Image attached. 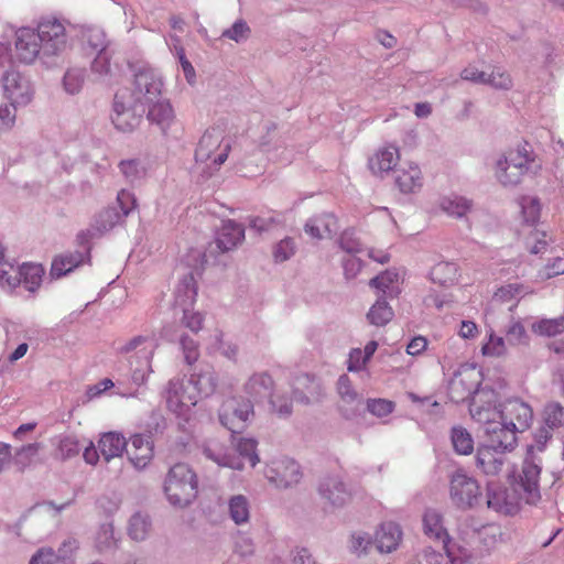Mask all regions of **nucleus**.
Listing matches in <instances>:
<instances>
[{"label":"nucleus","instance_id":"3c124183","mask_svg":"<svg viewBox=\"0 0 564 564\" xmlns=\"http://www.w3.org/2000/svg\"><path fill=\"white\" fill-rule=\"evenodd\" d=\"M564 417V409L558 403H551L545 406L544 421L545 427L552 431L562 424Z\"/></svg>","mask_w":564,"mask_h":564},{"label":"nucleus","instance_id":"dca6fc26","mask_svg":"<svg viewBox=\"0 0 564 564\" xmlns=\"http://www.w3.org/2000/svg\"><path fill=\"white\" fill-rule=\"evenodd\" d=\"M134 86L132 99L142 107L160 99L163 84L152 72L140 70L134 76Z\"/></svg>","mask_w":564,"mask_h":564},{"label":"nucleus","instance_id":"13d9d810","mask_svg":"<svg viewBox=\"0 0 564 564\" xmlns=\"http://www.w3.org/2000/svg\"><path fill=\"white\" fill-rule=\"evenodd\" d=\"M250 29L243 20L236 21L231 28L223 32V36L235 42H240L249 36Z\"/></svg>","mask_w":564,"mask_h":564},{"label":"nucleus","instance_id":"473e14b6","mask_svg":"<svg viewBox=\"0 0 564 564\" xmlns=\"http://www.w3.org/2000/svg\"><path fill=\"white\" fill-rule=\"evenodd\" d=\"M373 546V534L358 530L349 535L348 549L350 553L358 557L367 556Z\"/></svg>","mask_w":564,"mask_h":564},{"label":"nucleus","instance_id":"f3484780","mask_svg":"<svg viewBox=\"0 0 564 564\" xmlns=\"http://www.w3.org/2000/svg\"><path fill=\"white\" fill-rule=\"evenodd\" d=\"M403 540L400 524L393 521L380 523L373 533L375 549L380 554H390L397 551Z\"/></svg>","mask_w":564,"mask_h":564},{"label":"nucleus","instance_id":"4c0bfd02","mask_svg":"<svg viewBox=\"0 0 564 564\" xmlns=\"http://www.w3.org/2000/svg\"><path fill=\"white\" fill-rule=\"evenodd\" d=\"M531 330L539 336L553 337L564 333V316L542 318L531 325Z\"/></svg>","mask_w":564,"mask_h":564},{"label":"nucleus","instance_id":"6e6552de","mask_svg":"<svg viewBox=\"0 0 564 564\" xmlns=\"http://www.w3.org/2000/svg\"><path fill=\"white\" fill-rule=\"evenodd\" d=\"M524 503V498L513 486H502L497 482H488L486 490V505L489 509L505 514L514 516Z\"/></svg>","mask_w":564,"mask_h":564},{"label":"nucleus","instance_id":"338daca9","mask_svg":"<svg viewBox=\"0 0 564 564\" xmlns=\"http://www.w3.org/2000/svg\"><path fill=\"white\" fill-rule=\"evenodd\" d=\"M280 219H276L274 216L268 214L263 216L253 217L250 220V226L254 228L257 231L262 232L274 228L275 226L280 225Z\"/></svg>","mask_w":564,"mask_h":564},{"label":"nucleus","instance_id":"393cba45","mask_svg":"<svg viewBox=\"0 0 564 564\" xmlns=\"http://www.w3.org/2000/svg\"><path fill=\"white\" fill-rule=\"evenodd\" d=\"M148 119L165 133L175 121V112L170 101L158 99L149 105Z\"/></svg>","mask_w":564,"mask_h":564},{"label":"nucleus","instance_id":"6ab92c4d","mask_svg":"<svg viewBox=\"0 0 564 564\" xmlns=\"http://www.w3.org/2000/svg\"><path fill=\"white\" fill-rule=\"evenodd\" d=\"M473 540H463L458 534V540L448 538L443 542V549L451 564H471L478 560L481 554L473 549Z\"/></svg>","mask_w":564,"mask_h":564},{"label":"nucleus","instance_id":"4d7b16f0","mask_svg":"<svg viewBox=\"0 0 564 564\" xmlns=\"http://www.w3.org/2000/svg\"><path fill=\"white\" fill-rule=\"evenodd\" d=\"M295 252L294 241L291 238L282 239L273 249L275 262H283L290 259Z\"/></svg>","mask_w":564,"mask_h":564},{"label":"nucleus","instance_id":"e2e57ef3","mask_svg":"<svg viewBox=\"0 0 564 564\" xmlns=\"http://www.w3.org/2000/svg\"><path fill=\"white\" fill-rule=\"evenodd\" d=\"M487 84L498 89H509L512 86V79L508 73L497 68L487 76Z\"/></svg>","mask_w":564,"mask_h":564},{"label":"nucleus","instance_id":"f704fd0d","mask_svg":"<svg viewBox=\"0 0 564 564\" xmlns=\"http://www.w3.org/2000/svg\"><path fill=\"white\" fill-rule=\"evenodd\" d=\"M151 528L150 517L142 512H135L129 520L128 534L134 541H143L148 538Z\"/></svg>","mask_w":564,"mask_h":564},{"label":"nucleus","instance_id":"a19ab883","mask_svg":"<svg viewBox=\"0 0 564 564\" xmlns=\"http://www.w3.org/2000/svg\"><path fill=\"white\" fill-rule=\"evenodd\" d=\"M471 208V203L460 196H447L441 200V209L448 216L463 217Z\"/></svg>","mask_w":564,"mask_h":564},{"label":"nucleus","instance_id":"0e129e2a","mask_svg":"<svg viewBox=\"0 0 564 564\" xmlns=\"http://www.w3.org/2000/svg\"><path fill=\"white\" fill-rule=\"evenodd\" d=\"M337 391L343 401L350 403L357 399V393L351 386L350 379L344 375L337 381Z\"/></svg>","mask_w":564,"mask_h":564},{"label":"nucleus","instance_id":"72a5a7b5","mask_svg":"<svg viewBox=\"0 0 564 564\" xmlns=\"http://www.w3.org/2000/svg\"><path fill=\"white\" fill-rule=\"evenodd\" d=\"M61 451L66 458L78 456L82 451L83 457L88 458L91 454H96L94 443L88 441L80 443L75 436H66L61 441Z\"/></svg>","mask_w":564,"mask_h":564},{"label":"nucleus","instance_id":"37998d69","mask_svg":"<svg viewBox=\"0 0 564 564\" xmlns=\"http://www.w3.org/2000/svg\"><path fill=\"white\" fill-rule=\"evenodd\" d=\"M393 311L389 304L379 299L369 310L367 318L375 326H384L393 318Z\"/></svg>","mask_w":564,"mask_h":564},{"label":"nucleus","instance_id":"f8f14e48","mask_svg":"<svg viewBox=\"0 0 564 564\" xmlns=\"http://www.w3.org/2000/svg\"><path fill=\"white\" fill-rule=\"evenodd\" d=\"M500 423L519 433L527 431L533 421L532 408L520 399H509L497 410Z\"/></svg>","mask_w":564,"mask_h":564},{"label":"nucleus","instance_id":"864d4df0","mask_svg":"<svg viewBox=\"0 0 564 564\" xmlns=\"http://www.w3.org/2000/svg\"><path fill=\"white\" fill-rule=\"evenodd\" d=\"M124 218L126 217L122 216V214L120 212H117L116 208L109 207V208L104 209L99 214L98 223H99L101 229L109 230V229L113 228L116 225L123 221Z\"/></svg>","mask_w":564,"mask_h":564},{"label":"nucleus","instance_id":"f03ea898","mask_svg":"<svg viewBox=\"0 0 564 564\" xmlns=\"http://www.w3.org/2000/svg\"><path fill=\"white\" fill-rule=\"evenodd\" d=\"M216 382L214 377L208 375H199L194 384L188 382L185 384L183 380H171L166 390L167 408L176 414H184L191 406L197 403V398L193 391H197L204 395L214 392Z\"/></svg>","mask_w":564,"mask_h":564},{"label":"nucleus","instance_id":"5701e85b","mask_svg":"<svg viewBox=\"0 0 564 564\" xmlns=\"http://www.w3.org/2000/svg\"><path fill=\"white\" fill-rule=\"evenodd\" d=\"M164 490L171 505L178 508L189 506L197 496V489L193 485H178L174 480H165Z\"/></svg>","mask_w":564,"mask_h":564},{"label":"nucleus","instance_id":"7c9ffc66","mask_svg":"<svg viewBox=\"0 0 564 564\" xmlns=\"http://www.w3.org/2000/svg\"><path fill=\"white\" fill-rule=\"evenodd\" d=\"M83 260V254L77 251L57 256L52 262L51 275L58 279L80 265Z\"/></svg>","mask_w":564,"mask_h":564},{"label":"nucleus","instance_id":"a18cd8bd","mask_svg":"<svg viewBox=\"0 0 564 564\" xmlns=\"http://www.w3.org/2000/svg\"><path fill=\"white\" fill-rule=\"evenodd\" d=\"M142 347V350L145 351V357L148 360V364L150 365L151 359L153 358L154 351L158 347L156 340L152 336H135L132 339H130L124 347L122 348V351L130 352L133 350L139 349Z\"/></svg>","mask_w":564,"mask_h":564},{"label":"nucleus","instance_id":"c756f323","mask_svg":"<svg viewBox=\"0 0 564 564\" xmlns=\"http://www.w3.org/2000/svg\"><path fill=\"white\" fill-rule=\"evenodd\" d=\"M129 458H151L154 454V444L151 434H133L126 449Z\"/></svg>","mask_w":564,"mask_h":564},{"label":"nucleus","instance_id":"de8ad7c7","mask_svg":"<svg viewBox=\"0 0 564 564\" xmlns=\"http://www.w3.org/2000/svg\"><path fill=\"white\" fill-rule=\"evenodd\" d=\"M520 206L524 223L530 226L536 224L541 215V203L539 198L523 196L520 200Z\"/></svg>","mask_w":564,"mask_h":564},{"label":"nucleus","instance_id":"603ef678","mask_svg":"<svg viewBox=\"0 0 564 564\" xmlns=\"http://www.w3.org/2000/svg\"><path fill=\"white\" fill-rule=\"evenodd\" d=\"M551 437L552 433L549 429H539L534 434V443L528 445V455L534 456L539 453H542L545 449L546 443Z\"/></svg>","mask_w":564,"mask_h":564},{"label":"nucleus","instance_id":"79ce46f5","mask_svg":"<svg viewBox=\"0 0 564 564\" xmlns=\"http://www.w3.org/2000/svg\"><path fill=\"white\" fill-rule=\"evenodd\" d=\"M118 539L116 536L115 528L112 523L107 522L99 527L95 544L99 552H108L117 547Z\"/></svg>","mask_w":564,"mask_h":564},{"label":"nucleus","instance_id":"e433bc0d","mask_svg":"<svg viewBox=\"0 0 564 564\" xmlns=\"http://www.w3.org/2000/svg\"><path fill=\"white\" fill-rule=\"evenodd\" d=\"M378 348V343L375 340H370L366 346L364 351L360 348H355L349 354L348 359V370L349 371H359L365 368L367 362L373 356Z\"/></svg>","mask_w":564,"mask_h":564},{"label":"nucleus","instance_id":"052dcab7","mask_svg":"<svg viewBox=\"0 0 564 564\" xmlns=\"http://www.w3.org/2000/svg\"><path fill=\"white\" fill-rule=\"evenodd\" d=\"M258 442L251 437H241L236 443L237 453L242 458H259L257 453Z\"/></svg>","mask_w":564,"mask_h":564},{"label":"nucleus","instance_id":"423d86ee","mask_svg":"<svg viewBox=\"0 0 564 564\" xmlns=\"http://www.w3.org/2000/svg\"><path fill=\"white\" fill-rule=\"evenodd\" d=\"M481 373L475 366L464 365L454 373L448 383V395L455 403L464 402L471 398L469 406L479 393L487 391L479 390Z\"/></svg>","mask_w":564,"mask_h":564},{"label":"nucleus","instance_id":"8fccbe9b","mask_svg":"<svg viewBox=\"0 0 564 564\" xmlns=\"http://www.w3.org/2000/svg\"><path fill=\"white\" fill-rule=\"evenodd\" d=\"M366 406L368 412L372 415L377 417H386L394 411L395 403L388 399L375 398L368 399Z\"/></svg>","mask_w":564,"mask_h":564},{"label":"nucleus","instance_id":"b1692460","mask_svg":"<svg viewBox=\"0 0 564 564\" xmlns=\"http://www.w3.org/2000/svg\"><path fill=\"white\" fill-rule=\"evenodd\" d=\"M338 229L337 218L333 214H324L310 219L304 230L315 239L330 238Z\"/></svg>","mask_w":564,"mask_h":564},{"label":"nucleus","instance_id":"69168bd1","mask_svg":"<svg viewBox=\"0 0 564 564\" xmlns=\"http://www.w3.org/2000/svg\"><path fill=\"white\" fill-rule=\"evenodd\" d=\"M560 274H564V258L561 257L553 259L552 262L544 265L539 272L540 278L545 280Z\"/></svg>","mask_w":564,"mask_h":564},{"label":"nucleus","instance_id":"20e7f679","mask_svg":"<svg viewBox=\"0 0 564 564\" xmlns=\"http://www.w3.org/2000/svg\"><path fill=\"white\" fill-rule=\"evenodd\" d=\"M541 466L534 460H521L520 464L513 465L508 475L509 484L520 490L524 505L536 506L541 500Z\"/></svg>","mask_w":564,"mask_h":564},{"label":"nucleus","instance_id":"680f3d73","mask_svg":"<svg viewBox=\"0 0 564 564\" xmlns=\"http://www.w3.org/2000/svg\"><path fill=\"white\" fill-rule=\"evenodd\" d=\"M117 203L121 209V214L128 217L131 212L137 208V199L133 193L121 189L117 195Z\"/></svg>","mask_w":564,"mask_h":564},{"label":"nucleus","instance_id":"774afa93","mask_svg":"<svg viewBox=\"0 0 564 564\" xmlns=\"http://www.w3.org/2000/svg\"><path fill=\"white\" fill-rule=\"evenodd\" d=\"M522 292V285L519 283L507 284L499 288L495 293V299L508 302Z\"/></svg>","mask_w":564,"mask_h":564},{"label":"nucleus","instance_id":"9b49d317","mask_svg":"<svg viewBox=\"0 0 564 564\" xmlns=\"http://www.w3.org/2000/svg\"><path fill=\"white\" fill-rule=\"evenodd\" d=\"M140 111L143 109L132 99L130 89L122 88L116 93L111 120L118 130L129 132L138 127L141 120Z\"/></svg>","mask_w":564,"mask_h":564},{"label":"nucleus","instance_id":"2f4dec72","mask_svg":"<svg viewBox=\"0 0 564 564\" xmlns=\"http://www.w3.org/2000/svg\"><path fill=\"white\" fill-rule=\"evenodd\" d=\"M430 274L434 283L451 286L458 280V268L453 262H440L432 268Z\"/></svg>","mask_w":564,"mask_h":564},{"label":"nucleus","instance_id":"1a4fd4ad","mask_svg":"<svg viewBox=\"0 0 564 564\" xmlns=\"http://www.w3.org/2000/svg\"><path fill=\"white\" fill-rule=\"evenodd\" d=\"M317 494L323 510L333 513L344 508L351 499V492L339 475H326L319 479Z\"/></svg>","mask_w":564,"mask_h":564},{"label":"nucleus","instance_id":"58836bf2","mask_svg":"<svg viewBox=\"0 0 564 564\" xmlns=\"http://www.w3.org/2000/svg\"><path fill=\"white\" fill-rule=\"evenodd\" d=\"M451 438L456 454L464 456L473 454L474 440L466 429L462 426L453 427Z\"/></svg>","mask_w":564,"mask_h":564},{"label":"nucleus","instance_id":"c85d7f7f","mask_svg":"<svg viewBox=\"0 0 564 564\" xmlns=\"http://www.w3.org/2000/svg\"><path fill=\"white\" fill-rule=\"evenodd\" d=\"M401 275L395 270H387L370 280L369 285L384 296L393 297L400 292Z\"/></svg>","mask_w":564,"mask_h":564},{"label":"nucleus","instance_id":"ddd939ff","mask_svg":"<svg viewBox=\"0 0 564 564\" xmlns=\"http://www.w3.org/2000/svg\"><path fill=\"white\" fill-rule=\"evenodd\" d=\"M253 414V405L249 400L229 398L220 406L219 421L226 429L236 433Z\"/></svg>","mask_w":564,"mask_h":564},{"label":"nucleus","instance_id":"9d476101","mask_svg":"<svg viewBox=\"0 0 564 564\" xmlns=\"http://www.w3.org/2000/svg\"><path fill=\"white\" fill-rule=\"evenodd\" d=\"M449 496L453 505L462 510L474 509L482 501L477 480L460 470L456 471L451 479Z\"/></svg>","mask_w":564,"mask_h":564},{"label":"nucleus","instance_id":"6e6d98bb","mask_svg":"<svg viewBox=\"0 0 564 564\" xmlns=\"http://www.w3.org/2000/svg\"><path fill=\"white\" fill-rule=\"evenodd\" d=\"M481 351L485 356L500 357L506 352V345L502 337L494 334L489 335L488 341L482 346Z\"/></svg>","mask_w":564,"mask_h":564},{"label":"nucleus","instance_id":"bf43d9fd","mask_svg":"<svg viewBox=\"0 0 564 564\" xmlns=\"http://www.w3.org/2000/svg\"><path fill=\"white\" fill-rule=\"evenodd\" d=\"M84 83V70L83 69H69L64 76V87L70 93H78Z\"/></svg>","mask_w":564,"mask_h":564},{"label":"nucleus","instance_id":"a878e982","mask_svg":"<svg viewBox=\"0 0 564 564\" xmlns=\"http://www.w3.org/2000/svg\"><path fill=\"white\" fill-rule=\"evenodd\" d=\"M245 238V229L241 225L227 220L224 221L216 238L217 248L221 251H229Z\"/></svg>","mask_w":564,"mask_h":564},{"label":"nucleus","instance_id":"cd10ccee","mask_svg":"<svg viewBox=\"0 0 564 564\" xmlns=\"http://www.w3.org/2000/svg\"><path fill=\"white\" fill-rule=\"evenodd\" d=\"M423 530L426 535L442 543L445 542L449 534L443 524V514L433 508H427L423 514Z\"/></svg>","mask_w":564,"mask_h":564},{"label":"nucleus","instance_id":"4468645a","mask_svg":"<svg viewBox=\"0 0 564 564\" xmlns=\"http://www.w3.org/2000/svg\"><path fill=\"white\" fill-rule=\"evenodd\" d=\"M264 476L276 488L286 489L300 482L302 470L297 460H270Z\"/></svg>","mask_w":564,"mask_h":564},{"label":"nucleus","instance_id":"412c9836","mask_svg":"<svg viewBox=\"0 0 564 564\" xmlns=\"http://www.w3.org/2000/svg\"><path fill=\"white\" fill-rule=\"evenodd\" d=\"M395 184L404 194L415 193L423 186V176L417 164L404 163L395 172Z\"/></svg>","mask_w":564,"mask_h":564},{"label":"nucleus","instance_id":"f257e3e1","mask_svg":"<svg viewBox=\"0 0 564 564\" xmlns=\"http://www.w3.org/2000/svg\"><path fill=\"white\" fill-rule=\"evenodd\" d=\"M496 393L485 391L478 394L470 405V415L478 423L486 425V444L495 453H506L517 444V431L496 421L498 412L495 405Z\"/></svg>","mask_w":564,"mask_h":564},{"label":"nucleus","instance_id":"c9c22d12","mask_svg":"<svg viewBox=\"0 0 564 564\" xmlns=\"http://www.w3.org/2000/svg\"><path fill=\"white\" fill-rule=\"evenodd\" d=\"M44 272L41 264L25 263L20 268L21 282L26 290L34 292L40 288Z\"/></svg>","mask_w":564,"mask_h":564},{"label":"nucleus","instance_id":"aec40b11","mask_svg":"<svg viewBox=\"0 0 564 564\" xmlns=\"http://www.w3.org/2000/svg\"><path fill=\"white\" fill-rule=\"evenodd\" d=\"M41 44L34 30L30 28L20 29L17 32L15 41L17 57L22 63L34 62L40 53Z\"/></svg>","mask_w":564,"mask_h":564},{"label":"nucleus","instance_id":"5fc2aeb1","mask_svg":"<svg viewBox=\"0 0 564 564\" xmlns=\"http://www.w3.org/2000/svg\"><path fill=\"white\" fill-rule=\"evenodd\" d=\"M119 169L129 182H134L145 173L144 169L137 160H124L119 164Z\"/></svg>","mask_w":564,"mask_h":564},{"label":"nucleus","instance_id":"39448f33","mask_svg":"<svg viewBox=\"0 0 564 564\" xmlns=\"http://www.w3.org/2000/svg\"><path fill=\"white\" fill-rule=\"evenodd\" d=\"M224 140L225 137L220 130L207 129L195 149V161L207 163L209 167L218 170L227 161L231 150L230 143Z\"/></svg>","mask_w":564,"mask_h":564},{"label":"nucleus","instance_id":"2eb2a0df","mask_svg":"<svg viewBox=\"0 0 564 564\" xmlns=\"http://www.w3.org/2000/svg\"><path fill=\"white\" fill-rule=\"evenodd\" d=\"M3 97L12 105H28L33 97V89L28 78L15 69L6 72L1 79Z\"/></svg>","mask_w":564,"mask_h":564},{"label":"nucleus","instance_id":"a211bd4d","mask_svg":"<svg viewBox=\"0 0 564 564\" xmlns=\"http://www.w3.org/2000/svg\"><path fill=\"white\" fill-rule=\"evenodd\" d=\"M36 35L53 54L66 44L65 26L55 18L43 19L37 25Z\"/></svg>","mask_w":564,"mask_h":564},{"label":"nucleus","instance_id":"7ed1b4c3","mask_svg":"<svg viewBox=\"0 0 564 564\" xmlns=\"http://www.w3.org/2000/svg\"><path fill=\"white\" fill-rule=\"evenodd\" d=\"M534 160V152L528 142L518 144L507 152L503 160L497 162L496 177L503 186H516L529 172Z\"/></svg>","mask_w":564,"mask_h":564},{"label":"nucleus","instance_id":"0eeeda50","mask_svg":"<svg viewBox=\"0 0 564 564\" xmlns=\"http://www.w3.org/2000/svg\"><path fill=\"white\" fill-rule=\"evenodd\" d=\"M457 533L463 540H473L474 544H479L481 550L478 553L481 555L482 551L489 552L492 550L501 535L499 527L484 524L477 518L470 516L460 521Z\"/></svg>","mask_w":564,"mask_h":564},{"label":"nucleus","instance_id":"09e8293b","mask_svg":"<svg viewBox=\"0 0 564 564\" xmlns=\"http://www.w3.org/2000/svg\"><path fill=\"white\" fill-rule=\"evenodd\" d=\"M406 564H446L443 554L432 546L417 550Z\"/></svg>","mask_w":564,"mask_h":564},{"label":"nucleus","instance_id":"c03bdc74","mask_svg":"<svg viewBox=\"0 0 564 564\" xmlns=\"http://www.w3.org/2000/svg\"><path fill=\"white\" fill-rule=\"evenodd\" d=\"M165 480H174L178 485L188 484L197 488L196 474L185 462H178L175 465H173L170 468Z\"/></svg>","mask_w":564,"mask_h":564},{"label":"nucleus","instance_id":"bb28decb","mask_svg":"<svg viewBox=\"0 0 564 564\" xmlns=\"http://www.w3.org/2000/svg\"><path fill=\"white\" fill-rule=\"evenodd\" d=\"M127 446L124 436L117 432L104 433L98 441V451L104 458H120Z\"/></svg>","mask_w":564,"mask_h":564},{"label":"nucleus","instance_id":"ea45409f","mask_svg":"<svg viewBox=\"0 0 564 564\" xmlns=\"http://www.w3.org/2000/svg\"><path fill=\"white\" fill-rule=\"evenodd\" d=\"M229 514L236 524L247 523L250 517L248 499L242 495L231 497L229 500Z\"/></svg>","mask_w":564,"mask_h":564},{"label":"nucleus","instance_id":"4be33fe9","mask_svg":"<svg viewBox=\"0 0 564 564\" xmlns=\"http://www.w3.org/2000/svg\"><path fill=\"white\" fill-rule=\"evenodd\" d=\"M400 161V151L394 145L380 148L369 159L368 166L373 174L390 172Z\"/></svg>","mask_w":564,"mask_h":564},{"label":"nucleus","instance_id":"49530a36","mask_svg":"<svg viewBox=\"0 0 564 564\" xmlns=\"http://www.w3.org/2000/svg\"><path fill=\"white\" fill-rule=\"evenodd\" d=\"M273 381L267 373H257L250 378L247 383L248 392L253 397L271 395Z\"/></svg>","mask_w":564,"mask_h":564}]
</instances>
